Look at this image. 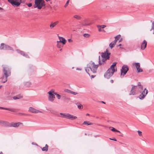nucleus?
<instances>
[{"label":"nucleus","mask_w":154,"mask_h":154,"mask_svg":"<svg viewBox=\"0 0 154 154\" xmlns=\"http://www.w3.org/2000/svg\"><path fill=\"white\" fill-rule=\"evenodd\" d=\"M71 93L75 95H76L77 94V93L72 91H71Z\"/></svg>","instance_id":"obj_40"},{"label":"nucleus","mask_w":154,"mask_h":154,"mask_svg":"<svg viewBox=\"0 0 154 154\" xmlns=\"http://www.w3.org/2000/svg\"><path fill=\"white\" fill-rule=\"evenodd\" d=\"M83 124L86 125H92L93 123L89 121H85L83 122Z\"/></svg>","instance_id":"obj_23"},{"label":"nucleus","mask_w":154,"mask_h":154,"mask_svg":"<svg viewBox=\"0 0 154 154\" xmlns=\"http://www.w3.org/2000/svg\"><path fill=\"white\" fill-rule=\"evenodd\" d=\"M7 45L5 44L4 43H2L1 44L0 46V50H5L6 46H7Z\"/></svg>","instance_id":"obj_19"},{"label":"nucleus","mask_w":154,"mask_h":154,"mask_svg":"<svg viewBox=\"0 0 154 154\" xmlns=\"http://www.w3.org/2000/svg\"><path fill=\"white\" fill-rule=\"evenodd\" d=\"M132 88L129 94L130 95H134L135 94V89L137 88V86L132 85Z\"/></svg>","instance_id":"obj_12"},{"label":"nucleus","mask_w":154,"mask_h":154,"mask_svg":"<svg viewBox=\"0 0 154 154\" xmlns=\"http://www.w3.org/2000/svg\"><path fill=\"white\" fill-rule=\"evenodd\" d=\"M98 67L97 64H96L94 62L91 61L87 64L85 70L88 74L90 76L91 73L96 72Z\"/></svg>","instance_id":"obj_1"},{"label":"nucleus","mask_w":154,"mask_h":154,"mask_svg":"<svg viewBox=\"0 0 154 154\" xmlns=\"http://www.w3.org/2000/svg\"><path fill=\"white\" fill-rule=\"evenodd\" d=\"M48 146L47 144H46L45 147L42 148V149L43 151H47L48 149Z\"/></svg>","instance_id":"obj_22"},{"label":"nucleus","mask_w":154,"mask_h":154,"mask_svg":"<svg viewBox=\"0 0 154 154\" xmlns=\"http://www.w3.org/2000/svg\"><path fill=\"white\" fill-rule=\"evenodd\" d=\"M150 31L151 32V33L152 34H154V27L152 26V28H151V29H150Z\"/></svg>","instance_id":"obj_34"},{"label":"nucleus","mask_w":154,"mask_h":154,"mask_svg":"<svg viewBox=\"0 0 154 154\" xmlns=\"http://www.w3.org/2000/svg\"><path fill=\"white\" fill-rule=\"evenodd\" d=\"M2 86H0V89L2 88Z\"/></svg>","instance_id":"obj_60"},{"label":"nucleus","mask_w":154,"mask_h":154,"mask_svg":"<svg viewBox=\"0 0 154 154\" xmlns=\"http://www.w3.org/2000/svg\"><path fill=\"white\" fill-rule=\"evenodd\" d=\"M116 63H114L110 66V68L104 74V77L107 78L109 79L112 76L114 72L117 71V68L116 66Z\"/></svg>","instance_id":"obj_2"},{"label":"nucleus","mask_w":154,"mask_h":154,"mask_svg":"<svg viewBox=\"0 0 154 154\" xmlns=\"http://www.w3.org/2000/svg\"><path fill=\"white\" fill-rule=\"evenodd\" d=\"M122 38H121V39H120V40H119V42H121L122 41Z\"/></svg>","instance_id":"obj_54"},{"label":"nucleus","mask_w":154,"mask_h":154,"mask_svg":"<svg viewBox=\"0 0 154 154\" xmlns=\"http://www.w3.org/2000/svg\"><path fill=\"white\" fill-rule=\"evenodd\" d=\"M60 41H57V44L60 43Z\"/></svg>","instance_id":"obj_52"},{"label":"nucleus","mask_w":154,"mask_h":154,"mask_svg":"<svg viewBox=\"0 0 154 154\" xmlns=\"http://www.w3.org/2000/svg\"><path fill=\"white\" fill-rule=\"evenodd\" d=\"M29 111L33 113H42L41 111L37 110L34 108L30 107L29 108Z\"/></svg>","instance_id":"obj_10"},{"label":"nucleus","mask_w":154,"mask_h":154,"mask_svg":"<svg viewBox=\"0 0 154 154\" xmlns=\"http://www.w3.org/2000/svg\"><path fill=\"white\" fill-rule=\"evenodd\" d=\"M13 5L19 6L21 3V0H8Z\"/></svg>","instance_id":"obj_8"},{"label":"nucleus","mask_w":154,"mask_h":154,"mask_svg":"<svg viewBox=\"0 0 154 154\" xmlns=\"http://www.w3.org/2000/svg\"><path fill=\"white\" fill-rule=\"evenodd\" d=\"M67 113H60V114L62 116V117L63 118H66V116H67Z\"/></svg>","instance_id":"obj_31"},{"label":"nucleus","mask_w":154,"mask_h":154,"mask_svg":"<svg viewBox=\"0 0 154 154\" xmlns=\"http://www.w3.org/2000/svg\"><path fill=\"white\" fill-rule=\"evenodd\" d=\"M78 107L79 109H82L83 108V106L81 104L78 105Z\"/></svg>","instance_id":"obj_33"},{"label":"nucleus","mask_w":154,"mask_h":154,"mask_svg":"<svg viewBox=\"0 0 154 154\" xmlns=\"http://www.w3.org/2000/svg\"><path fill=\"white\" fill-rule=\"evenodd\" d=\"M152 26L154 28V22H153L152 23Z\"/></svg>","instance_id":"obj_49"},{"label":"nucleus","mask_w":154,"mask_h":154,"mask_svg":"<svg viewBox=\"0 0 154 154\" xmlns=\"http://www.w3.org/2000/svg\"><path fill=\"white\" fill-rule=\"evenodd\" d=\"M87 20H84L82 22V25L83 26H87V25H89L90 24L89 23H86Z\"/></svg>","instance_id":"obj_24"},{"label":"nucleus","mask_w":154,"mask_h":154,"mask_svg":"<svg viewBox=\"0 0 154 154\" xmlns=\"http://www.w3.org/2000/svg\"><path fill=\"white\" fill-rule=\"evenodd\" d=\"M121 36L120 35H118L116 36L115 37V42H116L117 41V40H118L120 38Z\"/></svg>","instance_id":"obj_26"},{"label":"nucleus","mask_w":154,"mask_h":154,"mask_svg":"<svg viewBox=\"0 0 154 154\" xmlns=\"http://www.w3.org/2000/svg\"><path fill=\"white\" fill-rule=\"evenodd\" d=\"M48 94H49L48 98L49 100L53 102L55 98L54 90L53 89L51 90L48 92Z\"/></svg>","instance_id":"obj_6"},{"label":"nucleus","mask_w":154,"mask_h":154,"mask_svg":"<svg viewBox=\"0 0 154 154\" xmlns=\"http://www.w3.org/2000/svg\"><path fill=\"white\" fill-rule=\"evenodd\" d=\"M77 70L81 71L82 70V69L81 68H77L76 69Z\"/></svg>","instance_id":"obj_42"},{"label":"nucleus","mask_w":154,"mask_h":154,"mask_svg":"<svg viewBox=\"0 0 154 154\" xmlns=\"http://www.w3.org/2000/svg\"><path fill=\"white\" fill-rule=\"evenodd\" d=\"M90 115L88 113H87L86 114V116H89Z\"/></svg>","instance_id":"obj_53"},{"label":"nucleus","mask_w":154,"mask_h":154,"mask_svg":"<svg viewBox=\"0 0 154 154\" xmlns=\"http://www.w3.org/2000/svg\"><path fill=\"white\" fill-rule=\"evenodd\" d=\"M20 115H25V114H23V113H20Z\"/></svg>","instance_id":"obj_51"},{"label":"nucleus","mask_w":154,"mask_h":154,"mask_svg":"<svg viewBox=\"0 0 154 154\" xmlns=\"http://www.w3.org/2000/svg\"><path fill=\"white\" fill-rule=\"evenodd\" d=\"M116 42L114 41V42H111L110 43L109 46L111 48H112L115 46L116 44Z\"/></svg>","instance_id":"obj_25"},{"label":"nucleus","mask_w":154,"mask_h":154,"mask_svg":"<svg viewBox=\"0 0 154 154\" xmlns=\"http://www.w3.org/2000/svg\"><path fill=\"white\" fill-rule=\"evenodd\" d=\"M110 53H109L107 50L104 53L101 54V57H99V64L102 65L105 63L106 61L109 57Z\"/></svg>","instance_id":"obj_3"},{"label":"nucleus","mask_w":154,"mask_h":154,"mask_svg":"<svg viewBox=\"0 0 154 154\" xmlns=\"http://www.w3.org/2000/svg\"><path fill=\"white\" fill-rule=\"evenodd\" d=\"M27 5L29 7H30L32 6V4L31 3L28 4Z\"/></svg>","instance_id":"obj_45"},{"label":"nucleus","mask_w":154,"mask_h":154,"mask_svg":"<svg viewBox=\"0 0 154 154\" xmlns=\"http://www.w3.org/2000/svg\"><path fill=\"white\" fill-rule=\"evenodd\" d=\"M148 93V90L145 88L144 91L142 92L139 97V98L140 99H143L144 97L146 96Z\"/></svg>","instance_id":"obj_9"},{"label":"nucleus","mask_w":154,"mask_h":154,"mask_svg":"<svg viewBox=\"0 0 154 154\" xmlns=\"http://www.w3.org/2000/svg\"><path fill=\"white\" fill-rule=\"evenodd\" d=\"M57 47L59 48H60L62 47L60 43L59 44H57Z\"/></svg>","instance_id":"obj_39"},{"label":"nucleus","mask_w":154,"mask_h":154,"mask_svg":"<svg viewBox=\"0 0 154 154\" xmlns=\"http://www.w3.org/2000/svg\"><path fill=\"white\" fill-rule=\"evenodd\" d=\"M23 97V96L21 95H18L13 97L14 100L19 99Z\"/></svg>","instance_id":"obj_20"},{"label":"nucleus","mask_w":154,"mask_h":154,"mask_svg":"<svg viewBox=\"0 0 154 154\" xmlns=\"http://www.w3.org/2000/svg\"><path fill=\"white\" fill-rule=\"evenodd\" d=\"M0 108H2V109L9 110L10 111H13L12 109H10L6 108H3V107H0Z\"/></svg>","instance_id":"obj_35"},{"label":"nucleus","mask_w":154,"mask_h":154,"mask_svg":"<svg viewBox=\"0 0 154 154\" xmlns=\"http://www.w3.org/2000/svg\"><path fill=\"white\" fill-rule=\"evenodd\" d=\"M128 69V66L126 65L123 66L121 71V77H123L127 73Z\"/></svg>","instance_id":"obj_7"},{"label":"nucleus","mask_w":154,"mask_h":154,"mask_svg":"<svg viewBox=\"0 0 154 154\" xmlns=\"http://www.w3.org/2000/svg\"><path fill=\"white\" fill-rule=\"evenodd\" d=\"M92 73H91V74L90 75H91V77L92 78H94V77L95 76V75H92L91 74H92Z\"/></svg>","instance_id":"obj_46"},{"label":"nucleus","mask_w":154,"mask_h":154,"mask_svg":"<svg viewBox=\"0 0 154 154\" xmlns=\"http://www.w3.org/2000/svg\"><path fill=\"white\" fill-rule=\"evenodd\" d=\"M97 26L98 28V31L99 32L102 31L103 32H105V31L103 29L106 26L105 25H102L101 26Z\"/></svg>","instance_id":"obj_15"},{"label":"nucleus","mask_w":154,"mask_h":154,"mask_svg":"<svg viewBox=\"0 0 154 154\" xmlns=\"http://www.w3.org/2000/svg\"><path fill=\"white\" fill-rule=\"evenodd\" d=\"M60 51H62V49H60Z\"/></svg>","instance_id":"obj_59"},{"label":"nucleus","mask_w":154,"mask_h":154,"mask_svg":"<svg viewBox=\"0 0 154 154\" xmlns=\"http://www.w3.org/2000/svg\"><path fill=\"white\" fill-rule=\"evenodd\" d=\"M102 102V103H104V104H105V102H103V101H102V102Z\"/></svg>","instance_id":"obj_55"},{"label":"nucleus","mask_w":154,"mask_h":154,"mask_svg":"<svg viewBox=\"0 0 154 154\" xmlns=\"http://www.w3.org/2000/svg\"><path fill=\"white\" fill-rule=\"evenodd\" d=\"M83 36L84 37L87 38L89 37L90 35L88 34H84Z\"/></svg>","instance_id":"obj_38"},{"label":"nucleus","mask_w":154,"mask_h":154,"mask_svg":"<svg viewBox=\"0 0 154 154\" xmlns=\"http://www.w3.org/2000/svg\"><path fill=\"white\" fill-rule=\"evenodd\" d=\"M3 73L5 77L3 76L1 78V82L5 83L7 81V77L10 75L11 72L10 68L8 67H5L3 68Z\"/></svg>","instance_id":"obj_4"},{"label":"nucleus","mask_w":154,"mask_h":154,"mask_svg":"<svg viewBox=\"0 0 154 154\" xmlns=\"http://www.w3.org/2000/svg\"><path fill=\"white\" fill-rule=\"evenodd\" d=\"M122 44H120L118 46H120V48L121 49H123V48L122 46Z\"/></svg>","instance_id":"obj_41"},{"label":"nucleus","mask_w":154,"mask_h":154,"mask_svg":"<svg viewBox=\"0 0 154 154\" xmlns=\"http://www.w3.org/2000/svg\"><path fill=\"white\" fill-rule=\"evenodd\" d=\"M54 94L56 95V96L58 99H60V98L61 96L59 94L54 92Z\"/></svg>","instance_id":"obj_32"},{"label":"nucleus","mask_w":154,"mask_h":154,"mask_svg":"<svg viewBox=\"0 0 154 154\" xmlns=\"http://www.w3.org/2000/svg\"><path fill=\"white\" fill-rule=\"evenodd\" d=\"M133 65L135 66L138 72H141L143 71L142 69L140 68V65L139 63H134Z\"/></svg>","instance_id":"obj_11"},{"label":"nucleus","mask_w":154,"mask_h":154,"mask_svg":"<svg viewBox=\"0 0 154 154\" xmlns=\"http://www.w3.org/2000/svg\"><path fill=\"white\" fill-rule=\"evenodd\" d=\"M2 9H3L2 8L0 7V10H2Z\"/></svg>","instance_id":"obj_56"},{"label":"nucleus","mask_w":154,"mask_h":154,"mask_svg":"<svg viewBox=\"0 0 154 154\" xmlns=\"http://www.w3.org/2000/svg\"><path fill=\"white\" fill-rule=\"evenodd\" d=\"M58 38L60 39V42L63 45H65L66 44V41L64 38L60 36H58Z\"/></svg>","instance_id":"obj_16"},{"label":"nucleus","mask_w":154,"mask_h":154,"mask_svg":"<svg viewBox=\"0 0 154 154\" xmlns=\"http://www.w3.org/2000/svg\"><path fill=\"white\" fill-rule=\"evenodd\" d=\"M6 50H11L14 51V50L13 48L9 46V45H7L6 46Z\"/></svg>","instance_id":"obj_21"},{"label":"nucleus","mask_w":154,"mask_h":154,"mask_svg":"<svg viewBox=\"0 0 154 154\" xmlns=\"http://www.w3.org/2000/svg\"><path fill=\"white\" fill-rule=\"evenodd\" d=\"M147 42V41L144 40L142 42L140 46V48L142 50H144L146 47Z\"/></svg>","instance_id":"obj_13"},{"label":"nucleus","mask_w":154,"mask_h":154,"mask_svg":"<svg viewBox=\"0 0 154 154\" xmlns=\"http://www.w3.org/2000/svg\"><path fill=\"white\" fill-rule=\"evenodd\" d=\"M110 128H112V129H111V130L112 131H114V132L116 131V132H119V133L120 132L119 131L117 130L116 129L114 128L110 127Z\"/></svg>","instance_id":"obj_27"},{"label":"nucleus","mask_w":154,"mask_h":154,"mask_svg":"<svg viewBox=\"0 0 154 154\" xmlns=\"http://www.w3.org/2000/svg\"><path fill=\"white\" fill-rule=\"evenodd\" d=\"M17 52L18 53H20V51H20V50H18V49H17Z\"/></svg>","instance_id":"obj_48"},{"label":"nucleus","mask_w":154,"mask_h":154,"mask_svg":"<svg viewBox=\"0 0 154 154\" xmlns=\"http://www.w3.org/2000/svg\"><path fill=\"white\" fill-rule=\"evenodd\" d=\"M68 41L69 42L71 43L72 42V40L71 39H69L68 40Z\"/></svg>","instance_id":"obj_44"},{"label":"nucleus","mask_w":154,"mask_h":154,"mask_svg":"<svg viewBox=\"0 0 154 154\" xmlns=\"http://www.w3.org/2000/svg\"><path fill=\"white\" fill-rule=\"evenodd\" d=\"M66 92H67L68 93H71V91L69 90H66Z\"/></svg>","instance_id":"obj_43"},{"label":"nucleus","mask_w":154,"mask_h":154,"mask_svg":"<svg viewBox=\"0 0 154 154\" xmlns=\"http://www.w3.org/2000/svg\"><path fill=\"white\" fill-rule=\"evenodd\" d=\"M69 0H68L67 1L65 5L64 6V7L65 8H66V7H67V6L68 5V4H69Z\"/></svg>","instance_id":"obj_37"},{"label":"nucleus","mask_w":154,"mask_h":154,"mask_svg":"<svg viewBox=\"0 0 154 154\" xmlns=\"http://www.w3.org/2000/svg\"><path fill=\"white\" fill-rule=\"evenodd\" d=\"M74 17L77 20H79L81 19V17L80 16L77 15H75L74 16Z\"/></svg>","instance_id":"obj_29"},{"label":"nucleus","mask_w":154,"mask_h":154,"mask_svg":"<svg viewBox=\"0 0 154 154\" xmlns=\"http://www.w3.org/2000/svg\"><path fill=\"white\" fill-rule=\"evenodd\" d=\"M22 124V123L20 122H18L17 123H13L11 124V126L14 127H17L19 126L20 124Z\"/></svg>","instance_id":"obj_18"},{"label":"nucleus","mask_w":154,"mask_h":154,"mask_svg":"<svg viewBox=\"0 0 154 154\" xmlns=\"http://www.w3.org/2000/svg\"><path fill=\"white\" fill-rule=\"evenodd\" d=\"M46 2H48L50 1V0H45Z\"/></svg>","instance_id":"obj_58"},{"label":"nucleus","mask_w":154,"mask_h":154,"mask_svg":"<svg viewBox=\"0 0 154 154\" xmlns=\"http://www.w3.org/2000/svg\"><path fill=\"white\" fill-rule=\"evenodd\" d=\"M110 82H111V83H112L113 82V80H111V81H110Z\"/></svg>","instance_id":"obj_50"},{"label":"nucleus","mask_w":154,"mask_h":154,"mask_svg":"<svg viewBox=\"0 0 154 154\" xmlns=\"http://www.w3.org/2000/svg\"><path fill=\"white\" fill-rule=\"evenodd\" d=\"M137 88L138 87H139V88H140L141 89H143V86L141 85L140 82H138L137 84Z\"/></svg>","instance_id":"obj_28"},{"label":"nucleus","mask_w":154,"mask_h":154,"mask_svg":"<svg viewBox=\"0 0 154 154\" xmlns=\"http://www.w3.org/2000/svg\"><path fill=\"white\" fill-rule=\"evenodd\" d=\"M3 154V153L2 152H1L0 153V154Z\"/></svg>","instance_id":"obj_57"},{"label":"nucleus","mask_w":154,"mask_h":154,"mask_svg":"<svg viewBox=\"0 0 154 154\" xmlns=\"http://www.w3.org/2000/svg\"><path fill=\"white\" fill-rule=\"evenodd\" d=\"M34 8L41 9L43 7L45 8V4L44 0H35Z\"/></svg>","instance_id":"obj_5"},{"label":"nucleus","mask_w":154,"mask_h":154,"mask_svg":"<svg viewBox=\"0 0 154 154\" xmlns=\"http://www.w3.org/2000/svg\"><path fill=\"white\" fill-rule=\"evenodd\" d=\"M137 132L138 133V135L139 136H142V132L141 131H140L138 130L137 131Z\"/></svg>","instance_id":"obj_36"},{"label":"nucleus","mask_w":154,"mask_h":154,"mask_svg":"<svg viewBox=\"0 0 154 154\" xmlns=\"http://www.w3.org/2000/svg\"><path fill=\"white\" fill-rule=\"evenodd\" d=\"M59 22L58 21H56L55 22L52 23L50 24V27L51 29H52Z\"/></svg>","instance_id":"obj_17"},{"label":"nucleus","mask_w":154,"mask_h":154,"mask_svg":"<svg viewBox=\"0 0 154 154\" xmlns=\"http://www.w3.org/2000/svg\"><path fill=\"white\" fill-rule=\"evenodd\" d=\"M20 54L21 55H22L23 56H26V57L27 56V54H25V53L24 52L21 51H20Z\"/></svg>","instance_id":"obj_30"},{"label":"nucleus","mask_w":154,"mask_h":154,"mask_svg":"<svg viewBox=\"0 0 154 154\" xmlns=\"http://www.w3.org/2000/svg\"><path fill=\"white\" fill-rule=\"evenodd\" d=\"M66 116V118L69 119L73 120L77 118L76 116L71 115L69 113H67V116Z\"/></svg>","instance_id":"obj_14"},{"label":"nucleus","mask_w":154,"mask_h":154,"mask_svg":"<svg viewBox=\"0 0 154 154\" xmlns=\"http://www.w3.org/2000/svg\"><path fill=\"white\" fill-rule=\"evenodd\" d=\"M109 139L110 140H114V141H117V140L116 139H111V138H110Z\"/></svg>","instance_id":"obj_47"}]
</instances>
